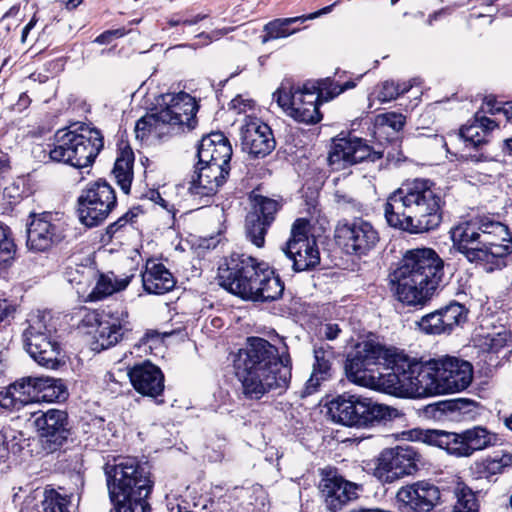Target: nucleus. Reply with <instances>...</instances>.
<instances>
[{"instance_id": "f257e3e1", "label": "nucleus", "mask_w": 512, "mask_h": 512, "mask_svg": "<svg viewBox=\"0 0 512 512\" xmlns=\"http://www.w3.org/2000/svg\"><path fill=\"white\" fill-rule=\"evenodd\" d=\"M235 369L247 399L259 400L270 391L282 394L291 381L288 347L285 343L276 347L266 339L251 337L247 348L240 351Z\"/></svg>"}, {"instance_id": "f03ea898", "label": "nucleus", "mask_w": 512, "mask_h": 512, "mask_svg": "<svg viewBox=\"0 0 512 512\" xmlns=\"http://www.w3.org/2000/svg\"><path fill=\"white\" fill-rule=\"evenodd\" d=\"M445 200L430 179L405 181L392 192L384 205L389 226L420 234L439 227L443 220Z\"/></svg>"}, {"instance_id": "7ed1b4c3", "label": "nucleus", "mask_w": 512, "mask_h": 512, "mask_svg": "<svg viewBox=\"0 0 512 512\" xmlns=\"http://www.w3.org/2000/svg\"><path fill=\"white\" fill-rule=\"evenodd\" d=\"M456 250L470 263L487 272L508 265L512 253V235L508 227L488 217L460 223L451 230Z\"/></svg>"}, {"instance_id": "20e7f679", "label": "nucleus", "mask_w": 512, "mask_h": 512, "mask_svg": "<svg viewBox=\"0 0 512 512\" xmlns=\"http://www.w3.org/2000/svg\"><path fill=\"white\" fill-rule=\"evenodd\" d=\"M392 277L396 299L406 306L421 308L443 281L444 261L430 248L410 250Z\"/></svg>"}, {"instance_id": "39448f33", "label": "nucleus", "mask_w": 512, "mask_h": 512, "mask_svg": "<svg viewBox=\"0 0 512 512\" xmlns=\"http://www.w3.org/2000/svg\"><path fill=\"white\" fill-rule=\"evenodd\" d=\"M217 278L221 287L247 301L272 302L284 292V283L274 271L244 254L232 255L218 268Z\"/></svg>"}, {"instance_id": "423d86ee", "label": "nucleus", "mask_w": 512, "mask_h": 512, "mask_svg": "<svg viewBox=\"0 0 512 512\" xmlns=\"http://www.w3.org/2000/svg\"><path fill=\"white\" fill-rule=\"evenodd\" d=\"M111 512H148L153 489L148 462L125 457L103 467Z\"/></svg>"}, {"instance_id": "0eeeda50", "label": "nucleus", "mask_w": 512, "mask_h": 512, "mask_svg": "<svg viewBox=\"0 0 512 512\" xmlns=\"http://www.w3.org/2000/svg\"><path fill=\"white\" fill-rule=\"evenodd\" d=\"M48 153L53 162L63 163L74 168L91 166L104 147L101 131L85 123L73 124L59 129L49 144Z\"/></svg>"}, {"instance_id": "6e6552de", "label": "nucleus", "mask_w": 512, "mask_h": 512, "mask_svg": "<svg viewBox=\"0 0 512 512\" xmlns=\"http://www.w3.org/2000/svg\"><path fill=\"white\" fill-rule=\"evenodd\" d=\"M327 409L334 422L356 428L372 427L399 415L395 408L349 393L333 398L328 402Z\"/></svg>"}, {"instance_id": "1a4fd4ad", "label": "nucleus", "mask_w": 512, "mask_h": 512, "mask_svg": "<svg viewBox=\"0 0 512 512\" xmlns=\"http://www.w3.org/2000/svg\"><path fill=\"white\" fill-rule=\"evenodd\" d=\"M416 441L444 449L448 454L461 458L496 445L497 436L486 427L474 426L459 433L444 430L415 429L411 432Z\"/></svg>"}, {"instance_id": "9d476101", "label": "nucleus", "mask_w": 512, "mask_h": 512, "mask_svg": "<svg viewBox=\"0 0 512 512\" xmlns=\"http://www.w3.org/2000/svg\"><path fill=\"white\" fill-rule=\"evenodd\" d=\"M27 324L23 331L25 350L38 365L56 369L60 363L61 347L51 314L46 311L33 313L27 319Z\"/></svg>"}, {"instance_id": "9b49d317", "label": "nucleus", "mask_w": 512, "mask_h": 512, "mask_svg": "<svg viewBox=\"0 0 512 512\" xmlns=\"http://www.w3.org/2000/svg\"><path fill=\"white\" fill-rule=\"evenodd\" d=\"M273 98L287 115L298 122L316 124L322 120L319 95L313 87H309V83L300 86L291 80H284L274 92Z\"/></svg>"}, {"instance_id": "f8f14e48", "label": "nucleus", "mask_w": 512, "mask_h": 512, "mask_svg": "<svg viewBox=\"0 0 512 512\" xmlns=\"http://www.w3.org/2000/svg\"><path fill=\"white\" fill-rule=\"evenodd\" d=\"M154 110H157L169 137L190 131L197 124V102L194 97L183 91L162 94Z\"/></svg>"}, {"instance_id": "ddd939ff", "label": "nucleus", "mask_w": 512, "mask_h": 512, "mask_svg": "<svg viewBox=\"0 0 512 512\" xmlns=\"http://www.w3.org/2000/svg\"><path fill=\"white\" fill-rule=\"evenodd\" d=\"M396 348H387L379 343L364 341L356 346L355 352L347 358L345 364L349 380L367 385L375 380V367H385L400 353Z\"/></svg>"}, {"instance_id": "4468645a", "label": "nucleus", "mask_w": 512, "mask_h": 512, "mask_svg": "<svg viewBox=\"0 0 512 512\" xmlns=\"http://www.w3.org/2000/svg\"><path fill=\"white\" fill-rule=\"evenodd\" d=\"M78 214L82 224L95 227L104 222L117 206L113 187L105 180L87 185L78 197Z\"/></svg>"}, {"instance_id": "2eb2a0df", "label": "nucleus", "mask_w": 512, "mask_h": 512, "mask_svg": "<svg viewBox=\"0 0 512 512\" xmlns=\"http://www.w3.org/2000/svg\"><path fill=\"white\" fill-rule=\"evenodd\" d=\"M310 222L298 218L292 225L288 241L281 248L292 262L294 272L311 271L320 264V252L314 236L309 235Z\"/></svg>"}, {"instance_id": "dca6fc26", "label": "nucleus", "mask_w": 512, "mask_h": 512, "mask_svg": "<svg viewBox=\"0 0 512 512\" xmlns=\"http://www.w3.org/2000/svg\"><path fill=\"white\" fill-rule=\"evenodd\" d=\"M335 238L347 255L359 258L368 256L380 241L378 230L363 218L339 221Z\"/></svg>"}, {"instance_id": "f3484780", "label": "nucleus", "mask_w": 512, "mask_h": 512, "mask_svg": "<svg viewBox=\"0 0 512 512\" xmlns=\"http://www.w3.org/2000/svg\"><path fill=\"white\" fill-rule=\"evenodd\" d=\"M421 458V454L412 446L386 448L375 459L374 475L381 482L392 483L415 474Z\"/></svg>"}, {"instance_id": "a211bd4d", "label": "nucleus", "mask_w": 512, "mask_h": 512, "mask_svg": "<svg viewBox=\"0 0 512 512\" xmlns=\"http://www.w3.org/2000/svg\"><path fill=\"white\" fill-rule=\"evenodd\" d=\"M382 157L383 152L374 150L366 140L349 135L333 139L327 160L333 169L341 170L364 161L376 162Z\"/></svg>"}, {"instance_id": "6ab92c4d", "label": "nucleus", "mask_w": 512, "mask_h": 512, "mask_svg": "<svg viewBox=\"0 0 512 512\" xmlns=\"http://www.w3.org/2000/svg\"><path fill=\"white\" fill-rule=\"evenodd\" d=\"M32 415L44 450L47 453L59 450L71 434L67 412L60 409H49L46 412L39 411Z\"/></svg>"}, {"instance_id": "aec40b11", "label": "nucleus", "mask_w": 512, "mask_h": 512, "mask_svg": "<svg viewBox=\"0 0 512 512\" xmlns=\"http://www.w3.org/2000/svg\"><path fill=\"white\" fill-rule=\"evenodd\" d=\"M441 500L439 487L429 480H421L401 487L396 494L400 512H430Z\"/></svg>"}, {"instance_id": "412c9836", "label": "nucleus", "mask_w": 512, "mask_h": 512, "mask_svg": "<svg viewBox=\"0 0 512 512\" xmlns=\"http://www.w3.org/2000/svg\"><path fill=\"white\" fill-rule=\"evenodd\" d=\"M281 203L262 195L254 197L253 210L246 216V237L258 248L265 244V235L280 210Z\"/></svg>"}, {"instance_id": "4be33fe9", "label": "nucleus", "mask_w": 512, "mask_h": 512, "mask_svg": "<svg viewBox=\"0 0 512 512\" xmlns=\"http://www.w3.org/2000/svg\"><path fill=\"white\" fill-rule=\"evenodd\" d=\"M27 228V247L36 252H44L64 238V231L52 213L31 214Z\"/></svg>"}, {"instance_id": "5701e85b", "label": "nucleus", "mask_w": 512, "mask_h": 512, "mask_svg": "<svg viewBox=\"0 0 512 512\" xmlns=\"http://www.w3.org/2000/svg\"><path fill=\"white\" fill-rule=\"evenodd\" d=\"M319 492L324 504L331 512H337L348 502L358 497L360 486L345 480L333 471H323Z\"/></svg>"}, {"instance_id": "b1692460", "label": "nucleus", "mask_w": 512, "mask_h": 512, "mask_svg": "<svg viewBox=\"0 0 512 512\" xmlns=\"http://www.w3.org/2000/svg\"><path fill=\"white\" fill-rule=\"evenodd\" d=\"M409 395L426 397L442 394L437 359L418 362L409 357Z\"/></svg>"}, {"instance_id": "393cba45", "label": "nucleus", "mask_w": 512, "mask_h": 512, "mask_svg": "<svg viewBox=\"0 0 512 512\" xmlns=\"http://www.w3.org/2000/svg\"><path fill=\"white\" fill-rule=\"evenodd\" d=\"M437 363L442 394L461 392L471 384L473 367L468 361L446 355Z\"/></svg>"}, {"instance_id": "a878e982", "label": "nucleus", "mask_w": 512, "mask_h": 512, "mask_svg": "<svg viewBox=\"0 0 512 512\" xmlns=\"http://www.w3.org/2000/svg\"><path fill=\"white\" fill-rule=\"evenodd\" d=\"M240 140L242 150L255 158L267 156L276 146L271 128L258 118L247 120L241 127Z\"/></svg>"}, {"instance_id": "bb28decb", "label": "nucleus", "mask_w": 512, "mask_h": 512, "mask_svg": "<svg viewBox=\"0 0 512 512\" xmlns=\"http://www.w3.org/2000/svg\"><path fill=\"white\" fill-rule=\"evenodd\" d=\"M229 173L230 166L215 163L199 164L198 162L188 191L192 196L199 199L209 198L226 182Z\"/></svg>"}, {"instance_id": "cd10ccee", "label": "nucleus", "mask_w": 512, "mask_h": 512, "mask_svg": "<svg viewBox=\"0 0 512 512\" xmlns=\"http://www.w3.org/2000/svg\"><path fill=\"white\" fill-rule=\"evenodd\" d=\"M409 367V356L402 351L384 367L390 372H378L372 382H375L376 386L387 394L394 396L409 395Z\"/></svg>"}, {"instance_id": "c85d7f7f", "label": "nucleus", "mask_w": 512, "mask_h": 512, "mask_svg": "<svg viewBox=\"0 0 512 512\" xmlns=\"http://www.w3.org/2000/svg\"><path fill=\"white\" fill-rule=\"evenodd\" d=\"M128 376L134 389L143 396L157 398L164 391V375L151 362L135 365L129 370Z\"/></svg>"}, {"instance_id": "c756f323", "label": "nucleus", "mask_w": 512, "mask_h": 512, "mask_svg": "<svg viewBox=\"0 0 512 512\" xmlns=\"http://www.w3.org/2000/svg\"><path fill=\"white\" fill-rule=\"evenodd\" d=\"M39 376L23 377L0 392V406L8 410H19L27 404L38 402Z\"/></svg>"}, {"instance_id": "7c9ffc66", "label": "nucleus", "mask_w": 512, "mask_h": 512, "mask_svg": "<svg viewBox=\"0 0 512 512\" xmlns=\"http://www.w3.org/2000/svg\"><path fill=\"white\" fill-rule=\"evenodd\" d=\"M199 164H220L230 166L232 146L221 132L202 137L197 150Z\"/></svg>"}, {"instance_id": "2f4dec72", "label": "nucleus", "mask_w": 512, "mask_h": 512, "mask_svg": "<svg viewBox=\"0 0 512 512\" xmlns=\"http://www.w3.org/2000/svg\"><path fill=\"white\" fill-rule=\"evenodd\" d=\"M132 330L128 313L121 311L118 318L100 321L94 335V350H105L120 342Z\"/></svg>"}, {"instance_id": "473e14b6", "label": "nucleus", "mask_w": 512, "mask_h": 512, "mask_svg": "<svg viewBox=\"0 0 512 512\" xmlns=\"http://www.w3.org/2000/svg\"><path fill=\"white\" fill-rule=\"evenodd\" d=\"M314 363L310 378L306 381L303 396L311 395L317 391L321 382L326 381L332 376V363L334 360V351L328 344L315 346Z\"/></svg>"}, {"instance_id": "72a5a7b5", "label": "nucleus", "mask_w": 512, "mask_h": 512, "mask_svg": "<svg viewBox=\"0 0 512 512\" xmlns=\"http://www.w3.org/2000/svg\"><path fill=\"white\" fill-rule=\"evenodd\" d=\"M142 283L147 293L161 295L171 291L176 280L162 263L148 262L142 273Z\"/></svg>"}, {"instance_id": "f704fd0d", "label": "nucleus", "mask_w": 512, "mask_h": 512, "mask_svg": "<svg viewBox=\"0 0 512 512\" xmlns=\"http://www.w3.org/2000/svg\"><path fill=\"white\" fill-rule=\"evenodd\" d=\"M496 127L497 124L494 120L477 112L473 122L462 126L458 135L467 148L472 147L478 149L488 142L487 137L489 133Z\"/></svg>"}, {"instance_id": "c9c22d12", "label": "nucleus", "mask_w": 512, "mask_h": 512, "mask_svg": "<svg viewBox=\"0 0 512 512\" xmlns=\"http://www.w3.org/2000/svg\"><path fill=\"white\" fill-rule=\"evenodd\" d=\"M471 402L467 399H452L439 401L428 405L425 412L435 420H456L469 411Z\"/></svg>"}, {"instance_id": "e433bc0d", "label": "nucleus", "mask_w": 512, "mask_h": 512, "mask_svg": "<svg viewBox=\"0 0 512 512\" xmlns=\"http://www.w3.org/2000/svg\"><path fill=\"white\" fill-rule=\"evenodd\" d=\"M512 465V454L507 452H495L473 465L474 473L478 478L491 479L493 476L501 474Z\"/></svg>"}, {"instance_id": "4c0bfd02", "label": "nucleus", "mask_w": 512, "mask_h": 512, "mask_svg": "<svg viewBox=\"0 0 512 512\" xmlns=\"http://www.w3.org/2000/svg\"><path fill=\"white\" fill-rule=\"evenodd\" d=\"M295 23H303L301 16L290 18H278L266 23L263 27V35L261 43L265 44L269 41L286 38L299 31L298 28H292Z\"/></svg>"}, {"instance_id": "58836bf2", "label": "nucleus", "mask_w": 512, "mask_h": 512, "mask_svg": "<svg viewBox=\"0 0 512 512\" xmlns=\"http://www.w3.org/2000/svg\"><path fill=\"white\" fill-rule=\"evenodd\" d=\"M134 154L131 150H123L116 158L112 173L120 189L129 194L133 180Z\"/></svg>"}, {"instance_id": "ea45409f", "label": "nucleus", "mask_w": 512, "mask_h": 512, "mask_svg": "<svg viewBox=\"0 0 512 512\" xmlns=\"http://www.w3.org/2000/svg\"><path fill=\"white\" fill-rule=\"evenodd\" d=\"M130 282L128 277L117 279L114 273L100 274L95 287L88 295L90 301L102 300L115 292L125 289Z\"/></svg>"}, {"instance_id": "a19ab883", "label": "nucleus", "mask_w": 512, "mask_h": 512, "mask_svg": "<svg viewBox=\"0 0 512 512\" xmlns=\"http://www.w3.org/2000/svg\"><path fill=\"white\" fill-rule=\"evenodd\" d=\"M68 391L61 379L39 376L38 402H60L66 400Z\"/></svg>"}, {"instance_id": "79ce46f5", "label": "nucleus", "mask_w": 512, "mask_h": 512, "mask_svg": "<svg viewBox=\"0 0 512 512\" xmlns=\"http://www.w3.org/2000/svg\"><path fill=\"white\" fill-rule=\"evenodd\" d=\"M135 133L136 137L141 139H144L149 134L159 139L169 137L167 130H165L164 125L160 121L157 110L147 113L136 122Z\"/></svg>"}, {"instance_id": "37998d69", "label": "nucleus", "mask_w": 512, "mask_h": 512, "mask_svg": "<svg viewBox=\"0 0 512 512\" xmlns=\"http://www.w3.org/2000/svg\"><path fill=\"white\" fill-rule=\"evenodd\" d=\"M308 83L309 87H313V89L316 90L320 102L330 101L342 92L355 87V82L353 81H347L340 85L330 77L318 80L316 83Z\"/></svg>"}, {"instance_id": "c03bdc74", "label": "nucleus", "mask_w": 512, "mask_h": 512, "mask_svg": "<svg viewBox=\"0 0 512 512\" xmlns=\"http://www.w3.org/2000/svg\"><path fill=\"white\" fill-rule=\"evenodd\" d=\"M439 311L441 312L447 334L451 333L455 327L461 325L467 319L468 310L464 305L455 301L441 307Z\"/></svg>"}, {"instance_id": "a18cd8bd", "label": "nucleus", "mask_w": 512, "mask_h": 512, "mask_svg": "<svg viewBox=\"0 0 512 512\" xmlns=\"http://www.w3.org/2000/svg\"><path fill=\"white\" fill-rule=\"evenodd\" d=\"M71 497L62 495L55 489H46L42 507L44 512H71Z\"/></svg>"}, {"instance_id": "49530a36", "label": "nucleus", "mask_w": 512, "mask_h": 512, "mask_svg": "<svg viewBox=\"0 0 512 512\" xmlns=\"http://www.w3.org/2000/svg\"><path fill=\"white\" fill-rule=\"evenodd\" d=\"M416 325L419 328V330L425 334H447L445 325L443 323V318L441 316V312L439 311V309L422 316L421 319L416 322Z\"/></svg>"}, {"instance_id": "de8ad7c7", "label": "nucleus", "mask_w": 512, "mask_h": 512, "mask_svg": "<svg viewBox=\"0 0 512 512\" xmlns=\"http://www.w3.org/2000/svg\"><path fill=\"white\" fill-rule=\"evenodd\" d=\"M16 253V244L11 229L0 222V265L13 260Z\"/></svg>"}, {"instance_id": "09e8293b", "label": "nucleus", "mask_w": 512, "mask_h": 512, "mask_svg": "<svg viewBox=\"0 0 512 512\" xmlns=\"http://www.w3.org/2000/svg\"><path fill=\"white\" fill-rule=\"evenodd\" d=\"M455 494L457 497V502L454 506L455 509L461 510L462 512L472 510L473 512H479V502L476 493L472 491L471 488L463 485L456 489Z\"/></svg>"}, {"instance_id": "8fccbe9b", "label": "nucleus", "mask_w": 512, "mask_h": 512, "mask_svg": "<svg viewBox=\"0 0 512 512\" xmlns=\"http://www.w3.org/2000/svg\"><path fill=\"white\" fill-rule=\"evenodd\" d=\"M413 84L411 82H394L385 81L382 83L381 89L378 93V99L381 102H388L396 99L398 96L407 93Z\"/></svg>"}, {"instance_id": "3c124183", "label": "nucleus", "mask_w": 512, "mask_h": 512, "mask_svg": "<svg viewBox=\"0 0 512 512\" xmlns=\"http://www.w3.org/2000/svg\"><path fill=\"white\" fill-rule=\"evenodd\" d=\"M22 450V445L12 432H0V459L5 460L9 454L17 455Z\"/></svg>"}, {"instance_id": "603ef678", "label": "nucleus", "mask_w": 512, "mask_h": 512, "mask_svg": "<svg viewBox=\"0 0 512 512\" xmlns=\"http://www.w3.org/2000/svg\"><path fill=\"white\" fill-rule=\"evenodd\" d=\"M334 201L338 209L343 212H360L362 210V204L358 199L353 197L351 194L346 193L342 190H337L334 193Z\"/></svg>"}, {"instance_id": "864d4df0", "label": "nucleus", "mask_w": 512, "mask_h": 512, "mask_svg": "<svg viewBox=\"0 0 512 512\" xmlns=\"http://www.w3.org/2000/svg\"><path fill=\"white\" fill-rule=\"evenodd\" d=\"M128 226L124 225L122 220L117 219L109 224L102 233L100 241L109 244L114 238H120L127 232Z\"/></svg>"}, {"instance_id": "5fc2aeb1", "label": "nucleus", "mask_w": 512, "mask_h": 512, "mask_svg": "<svg viewBox=\"0 0 512 512\" xmlns=\"http://www.w3.org/2000/svg\"><path fill=\"white\" fill-rule=\"evenodd\" d=\"M377 123L388 126L395 132L400 131L405 124V117L400 113L388 112L377 116Z\"/></svg>"}, {"instance_id": "6e6d98bb", "label": "nucleus", "mask_w": 512, "mask_h": 512, "mask_svg": "<svg viewBox=\"0 0 512 512\" xmlns=\"http://www.w3.org/2000/svg\"><path fill=\"white\" fill-rule=\"evenodd\" d=\"M506 333L488 334L485 338V346L489 352L497 353L507 344Z\"/></svg>"}, {"instance_id": "4d7b16f0", "label": "nucleus", "mask_w": 512, "mask_h": 512, "mask_svg": "<svg viewBox=\"0 0 512 512\" xmlns=\"http://www.w3.org/2000/svg\"><path fill=\"white\" fill-rule=\"evenodd\" d=\"M341 332V328L336 323L322 324L318 329V335L326 340L336 339Z\"/></svg>"}, {"instance_id": "13d9d810", "label": "nucleus", "mask_w": 512, "mask_h": 512, "mask_svg": "<svg viewBox=\"0 0 512 512\" xmlns=\"http://www.w3.org/2000/svg\"><path fill=\"white\" fill-rule=\"evenodd\" d=\"M141 214H143V210L141 209V207L133 206L118 219L122 220L123 224L129 227V226H132L134 223H136L137 218Z\"/></svg>"}, {"instance_id": "bf43d9fd", "label": "nucleus", "mask_w": 512, "mask_h": 512, "mask_svg": "<svg viewBox=\"0 0 512 512\" xmlns=\"http://www.w3.org/2000/svg\"><path fill=\"white\" fill-rule=\"evenodd\" d=\"M124 34H125L124 29L105 31L96 37L95 42L98 44H107L111 41L112 37H114V36L121 37Z\"/></svg>"}, {"instance_id": "052dcab7", "label": "nucleus", "mask_w": 512, "mask_h": 512, "mask_svg": "<svg viewBox=\"0 0 512 512\" xmlns=\"http://www.w3.org/2000/svg\"><path fill=\"white\" fill-rule=\"evenodd\" d=\"M500 107L494 97H486L482 106L484 112L496 114L500 112Z\"/></svg>"}, {"instance_id": "680f3d73", "label": "nucleus", "mask_w": 512, "mask_h": 512, "mask_svg": "<svg viewBox=\"0 0 512 512\" xmlns=\"http://www.w3.org/2000/svg\"><path fill=\"white\" fill-rule=\"evenodd\" d=\"M337 4V2L329 5V6H326L316 12H313V13H310L308 15H302L301 18L303 19V23L306 21V20H312V19H315L321 15H324V14H328L332 11L333 7Z\"/></svg>"}, {"instance_id": "e2e57ef3", "label": "nucleus", "mask_w": 512, "mask_h": 512, "mask_svg": "<svg viewBox=\"0 0 512 512\" xmlns=\"http://www.w3.org/2000/svg\"><path fill=\"white\" fill-rule=\"evenodd\" d=\"M14 310L11 308L7 300H1L0 299V324L8 318V316L13 312Z\"/></svg>"}, {"instance_id": "0e129e2a", "label": "nucleus", "mask_w": 512, "mask_h": 512, "mask_svg": "<svg viewBox=\"0 0 512 512\" xmlns=\"http://www.w3.org/2000/svg\"><path fill=\"white\" fill-rule=\"evenodd\" d=\"M37 20L35 19V17H33L26 25L25 27L23 28L22 30V34H21V42L22 43H25L26 42V39H27V36L29 34V32L34 28L35 24H36Z\"/></svg>"}, {"instance_id": "69168bd1", "label": "nucleus", "mask_w": 512, "mask_h": 512, "mask_svg": "<svg viewBox=\"0 0 512 512\" xmlns=\"http://www.w3.org/2000/svg\"><path fill=\"white\" fill-rule=\"evenodd\" d=\"M150 200H152L153 202L159 204L160 206H162L164 208L166 207V201L162 198L160 193L156 190H152L150 192Z\"/></svg>"}, {"instance_id": "338daca9", "label": "nucleus", "mask_w": 512, "mask_h": 512, "mask_svg": "<svg viewBox=\"0 0 512 512\" xmlns=\"http://www.w3.org/2000/svg\"><path fill=\"white\" fill-rule=\"evenodd\" d=\"M200 19H202V17H197L196 19L194 20H180V19H171L169 20V24L170 26H177L179 24H188V25H194L196 24Z\"/></svg>"}, {"instance_id": "774afa93", "label": "nucleus", "mask_w": 512, "mask_h": 512, "mask_svg": "<svg viewBox=\"0 0 512 512\" xmlns=\"http://www.w3.org/2000/svg\"><path fill=\"white\" fill-rule=\"evenodd\" d=\"M500 112H502L507 120L512 118V102H506L503 106L500 107Z\"/></svg>"}]
</instances>
